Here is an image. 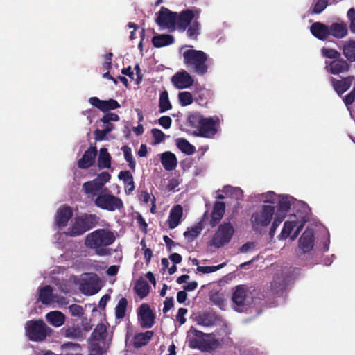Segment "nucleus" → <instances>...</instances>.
<instances>
[{
  "mask_svg": "<svg viewBox=\"0 0 355 355\" xmlns=\"http://www.w3.org/2000/svg\"><path fill=\"white\" fill-rule=\"evenodd\" d=\"M116 239L114 234L107 229H97L88 234L85 240V245L96 250L98 255L104 256L109 254V250L104 247L112 245Z\"/></svg>",
  "mask_w": 355,
  "mask_h": 355,
  "instance_id": "obj_1",
  "label": "nucleus"
},
{
  "mask_svg": "<svg viewBox=\"0 0 355 355\" xmlns=\"http://www.w3.org/2000/svg\"><path fill=\"white\" fill-rule=\"evenodd\" d=\"M183 62L192 73L203 76L208 73V55L200 50L187 49L182 53Z\"/></svg>",
  "mask_w": 355,
  "mask_h": 355,
  "instance_id": "obj_2",
  "label": "nucleus"
},
{
  "mask_svg": "<svg viewBox=\"0 0 355 355\" xmlns=\"http://www.w3.org/2000/svg\"><path fill=\"white\" fill-rule=\"evenodd\" d=\"M265 202H270L272 205H264L257 209L251 216L250 221L252 229L259 231L262 227H267L271 222L275 212L276 195L274 192H268Z\"/></svg>",
  "mask_w": 355,
  "mask_h": 355,
  "instance_id": "obj_3",
  "label": "nucleus"
},
{
  "mask_svg": "<svg viewBox=\"0 0 355 355\" xmlns=\"http://www.w3.org/2000/svg\"><path fill=\"white\" fill-rule=\"evenodd\" d=\"M98 221L99 217L96 214H83L74 218L66 234L71 237L81 236L95 227Z\"/></svg>",
  "mask_w": 355,
  "mask_h": 355,
  "instance_id": "obj_4",
  "label": "nucleus"
},
{
  "mask_svg": "<svg viewBox=\"0 0 355 355\" xmlns=\"http://www.w3.org/2000/svg\"><path fill=\"white\" fill-rule=\"evenodd\" d=\"M26 335L29 340L42 342L51 336L53 330L42 320H31L25 324Z\"/></svg>",
  "mask_w": 355,
  "mask_h": 355,
  "instance_id": "obj_5",
  "label": "nucleus"
},
{
  "mask_svg": "<svg viewBox=\"0 0 355 355\" xmlns=\"http://www.w3.org/2000/svg\"><path fill=\"white\" fill-rule=\"evenodd\" d=\"M234 234V228L230 223L220 224L210 241V245L220 248L230 243Z\"/></svg>",
  "mask_w": 355,
  "mask_h": 355,
  "instance_id": "obj_6",
  "label": "nucleus"
},
{
  "mask_svg": "<svg viewBox=\"0 0 355 355\" xmlns=\"http://www.w3.org/2000/svg\"><path fill=\"white\" fill-rule=\"evenodd\" d=\"M95 205L104 210L114 211L123 208V200L110 193L101 192L94 200Z\"/></svg>",
  "mask_w": 355,
  "mask_h": 355,
  "instance_id": "obj_7",
  "label": "nucleus"
},
{
  "mask_svg": "<svg viewBox=\"0 0 355 355\" xmlns=\"http://www.w3.org/2000/svg\"><path fill=\"white\" fill-rule=\"evenodd\" d=\"M156 24L162 28H168L173 31L176 28L177 12H172L167 8L161 7L156 13Z\"/></svg>",
  "mask_w": 355,
  "mask_h": 355,
  "instance_id": "obj_8",
  "label": "nucleus"
},
{
  "mask_svg": "<svg viewBox=\"0 0 355 355\" xmlns=\"http://www.w3.org/2000/svg\"><path fill=\"white\" fill-rule=\"evenodd\" d=\"M219 125V119L209 117L203 119L200 127L197 130H193V134L197 137L213 138L218 132L217 127Z\"/></svg>",
  "mask_w": 355,
  "mask_h": 355,
  "instance_id": "obj_9",
  "label": "nucleus"
},
{
  "mask_svg": "<svg viewBox=\"0 0 355 355\" xmlns=\"http://www.w3.org/2000/svg\"><path fill=\"white\" fill-rule=\"evenodd\" d=\"M200 10L198 9H186L177 13L176 26L180 31H184L187 27L193 21L198 19Z\"/></svg>",
  "mask_w": 355,
  "mask_h": 355,
  "instance_id": "obj_10",
  "label": "nucleus"
},
{
  "mask_svg": "<svg viewBox=\"0 0 355 355\" xmlns=\"http://www.w3.org/2000/svg\"><path fill=\"white\" fill-rule=\"evenodd\" d=\"M138 320L143 329H150L155 324V314L148 304H142L137 311Z\"/></svg>",
  "mask_w": 355,
  "mask_h": 355,
  "instance_id": "obj_11",
  "label": "nucleus"
},
{
  "mask_svg": "<svg viewBox=\"0 0 355 355\" xmlns=\"http://www.w3.org/2000/svg\"><path fill=\"white\" fill-rule=\"evenodd\" d=\"M304 227V223L299 224L296 220H287L284 223V227L279 235V239H287L291 235V239L294 241L300 234Z\"/></svg>",
  "mask_w": 355,
  "mask_h": 355,
  "instance_id": "obj_12",
  "label": "nucleus"
},
{
  "mask_svg": "<svg viewBox=\"0 0 355 355\" xmlns=\"http://www.w3.org/2000/svg\"><path fill=\"white\" fill-rule=\"evenodd\" d=\"M88 101L93 107L98 109L104 113H107L110 110H114L121 107V105L119 102L113 98L101 100L98 97L94 96L90 97Z\"/></svg>",
  "mask_w": 355,
  "mask_h": 355,
  "instance_id": "obj_13",
  "label": "nucleus"
},
{
  "mask_svg": "<svg viewBox=\"0 0 355 355\" xmlns=\"http://www.w3.org/2000/svg\"><path fill=\"white\" fill-rule=\"evenodd\" d=\"M314 245V233L313 229L307 228L303 232L298 241L300 253L309 252Z\"/></svg>",
  "mask_w": 355,
  "mask_h": 355,
  "instance_id": "obj_14",
  "label": "nucleus"
},
{
  "mask_svg": "<svg viewBox=\"0 0 355 355\" xmlns=\"http://www.w3.org/2000/svg\"><path fill=\"white\" fill-rule=\"evenodd\" d=\"M174 86L180 89L189 88L193 84V79L186 71L176 73L171 78Z\"/></svg>",
  "mask_w": 355,
  "mask_h": 355,
  "instance_id": "obj_15",
  "label": "nucleus"
},
{
  "mask_svg": "<svg viewBox=\"0 0 355 355\" xmlns=\"http://www.w3.org/2000/svg\"><path fill=\"white\" fill-rule=\"evenodd\" d=\"M97 155L96 146H90L85 151L83 157L78 161L77 166L80 169H87L92 166Z\"/></svg>",
  "mask_w": 355,
  "mask_h": 355,
  "instance_id": "obj_16",
  "label": "nucleus"
},
{
  "mask_svg": "<svg viewBox=\"0 0 355 355\" xmlns=\"http://www.w3.org/2000/svg\"><path fill=\"white\" fill-rule=\"evenodd\" d=\"M247 291V288L244 285H239L235 287L232 300L234 304L236 305V311H243L245 308Z\"/></svg>",
  "mask_w": 355,
  "mask_h": 355,
  "instance_id": "obj_17",
  "label": "nucleus"
},
{
  "mask_svg": "<svg viewBox=\"0 0 355 355\" xmlns=\"http://www.w3.org/2000/svg\"><path fill=\"white\" fill-rule=\"evenodd\" d=\"M73 216L72 209L68 205H63L60 207L55 215V223L59 227L67 226L69 220Z\"/></svg>",
  "mask_w": 355,
  "mask_h": 355,
  "instance_id": "obj_18",
  "label": "nucleus"
},
{
  "mask_svg": "<svg viewBox=\"0 0 355 355\" xmlns=\"http://www.w3.org/2000/svg\"><path fill=\"white\" fill-rule=\"evenodd\" d=\"M225 211V204L223 202L216 201L211 213L209 225L211 227H216L223 218Z\"/></svg>",
  "mask_w": 355,
  "mask_h": 355,
  "instance_id": "obj_19",
  "label": "nucleus"
},
{
  "mask_svg": "<svg viewBox=\"0 0 355 355\" xmlns=\"http://www.w3.org/2000/svg\"><path fill=\"white\" fill-rule=\"evenodd\" d=\"M220 320L219 316L213 311H205L198 313L196 316V321L199 325L211 327L214 325Z\"/></svg>",
  "mask_w": 355,
  "mask_h": 355,
  "instance_id": "obj_20",
  "label": "nucleus"
},
{
  "mask_svg": "<svg viewBox=\"0 0 355 355\" xmlns=\"http://www.w3.org/2000/svg\"><path fill=\"white\" fill-rule=\"evenodd\" d=\"M326 64L329 66V73L334 75H338L341 73L347 72L350 69L349 64L347 61L340 57L332 60L329 63L326 62Z\"/></svg>",
  "mask_w": 355,
  "mask_h": 355,
  "instance_id": "obj_21",
  "label": "nucleus"
},
{
  "mask_svg": "<svg viewBox=\"0 0 355 355\" xmlns=\"http://www.w3.org/2000/svg\"><path fill=\"white\" fill-rule=\"evenodd\" d=\"M311 34L318 40L324 41L329 36V26L322 23L315 22L310 27Z\"/></svg>",
  "mask_w": 355,
  "mask_h": 355,
  "instance_id": "obj_22",
  "label": "nucleus"
},
{
  "mask_svg": "<svg viewBox=\"0 0 355 355\" xmlns=\"http://www.w3.org/2000/svg\"><path fill=\"white\" fill-rule=\"evenodd\" d=\"M183 216V208L180 205L173 206L169 212L168 223L170 229L177 227L181 223V218Z\"/></svg>",
  "mask_w": 355,
  "mask_h": 355,
  "instance_id": "obj_23",
  "label": "nucleus"
},
{
  "mask_svg": "<svg viewBox=\"0 0 355 355\" xmlns=\"http://www.w3.org/2000/svg\"><path fill=\"white\" fill-rule=\"evenodd\" d=\"M353 78H354L352 76L343 78L341 80H336L334 78H331V83L334 90L340 96L350 88Z\"/></svg>",
  "mask_w": 355,
  "mask_h": 355,
  "instance_id": "obj_24",
  "label": "nucleus"
},
{
  "mask_svg": "<svg viewBox=\"0 0 355 355\" xmlns=\"http://www.w3.org/2000/svg\"><path fill=\"white\" fill-rule=\"evenodd\" d=\"M107 336V327L103 324H98L89 338V345L100 344V342H104Z\"/></svg>",
  "mask_w": 355,
  "mask_h": 355,
  "instance_id": "obj_25",
  "label": "nucleus"
},
{
  "mask_svg": "<svg viewBox=\"0 0 355 355\" xmlns=\"http://www.w3.org/2000/svg\"><path fill=\"white\" fill-rule=\"evenodd\" d=\"M329 26V35L336 39H343L348 34L347 24L344 21L334 22Z\"/></svg>",
  "mask_w": 355,
  "mask_h": 355,
  "instance_id": "obj_26",
  "label": "nucleus"
},
{
  "mask_svg": "<svg viewBox=\"0 0 355 355\" xmlns=\"http://www.w3.org/2000/svg\"><path fill=\"white\" fill-rule=\"evenodd\" d=\"M161 163L166 171H170L175 168L178 160L175 155L170 151H166L161 155Z\"/></svg>",
  "mask_w": 355,
  "mask_h": 355,
  "instance_id": "obj_27",
  "label": "nucleus"
},
{
  "mask_svg": "<svg viewBox=\"0 0 355 355\" xmlns=\"http://www.w3.org/2000/svg\"><path fill=\"white\" fill-rule=\"evenodd\" d=\"M118 178L123 181L125 192L130 195L135 189L134 178L129 171H121L118 174Z\"/></svg>",
  "mask_w": 355,
  "mask_h": 355,
  "instance_id": "obj_28",
  "label": "nucleus"
},
{
  "mask_svg": "<svg viewBox=\"0 0 355 355\" xmlns=\"http://www.w3.org/2000/svg\"><path fill=\"white\" fill-rule=\"evenodd\" d=\"M151 42L155 48H161L173 44L175 42V38L169 34H157L153 37Z\"/></svg>",
  "mask_w": 355,
  "mask_h": 355,
  "instance_id": "obj_29",
  "label": "nucleus"
},
{
  "mask_svg": "<svg viewBox=\"0 0 355 355\" xmlns=\"http://www.w3.org/2000/svg\"><path fill=\"white\" fill-rule=\"evenodd\" d=\"M154 336L153 331H146L144 333L136 334L133 337V344L136 348L146 345Z\"/></svg>",
  "mask_w": 355,
  "mask_h": 355,
  "instance_id": "obj_30",
  "label": "nucleus"
},
{
  "mask_svg": "<svg viewBox=\"0 0 355 355\" xmlns=\"http://www.w3.org/2000/svg\"><path fill=\"white\" fill-rule=\"evenodd\" d=\"M218 345V342L216 339H214L209 342L207 340H198L193 339L191 342L190 346L193 348H198L204 351H211L216 349Z\"/></svg>",
  "mask_w": 355,
  "mask_h": 355,
  "instance_id": "obj_31",
  "label": "nucleus"
},
{
  "mask_svg": "<svg viewBox=\"0 0 355 355\" xmlns=\"http://www.w3.org/2000/svg\"><path fill=\"white\" fill-rule=\"evenodd\" d=\"M38 301L41 302L43 304H50L53 300V288L50 285H46L42 287L39 290Z\"/></svg>",
  "mask_w": 355,
  "mask_h": 355,
  "instance_id": "obj_32",
  "label": "nucleus"
},
{
  "mask_svg": "<svg viewBox=\"0 0 355 355\" xmlns=\"http://www.w3.org/2000/svg\"><path fill=\"white\" fill-rule=\"evenodd\" d=\"M112 157L106 148H101L99 150V155L97 160L98 167L100 169L110 168L111 166Z\"/></svg>",
  "mask_w": 355,
  "mask_h": 355,
  "instance_id": "obj_33",
  "label": "nucleus"
},
{
  "mask_svg": "<svg viewBox=\"0 0 355 355\" xmlns=\"http://www.w3.org/2000/svg\"><path fill=\"white\" fill-rule=\"evenodd\" d=\"M46 320L54 327L62 326L65 321L64 315L58 311H53L46 315Z\"/></svg>",
  "mask_w": 355,
  "mask_h": 355,
  "instance_id": "obj_34",
  "label": "nucleus"
},
{
  "mask_svg": "<svg viewBox=\"0 0 355 355\" xmlns=\"http://www.w3.org/2000/svg\"><path fill=\"white\" fill-rule=\"evenodd\" d=\"M342 50L343 55L348 61L355 62V40H349L345 42Z\"/></svg>",
  "mask_w": 355,
  "mask_h": 355,
  "instance_id": "obj_35",
  "label": "nucleus"
},
{
  "mask_svg": "<svg viewBox=\"0 0 355 355\" xmlns=\"http://www.w3.org/2000/svg\"><path fill=\"white\" fill-rule=\"evenodd\" d=\"M292 198L288 196H279L277 203V214L285 216L291 208Z\"/></svg>",
  "mask_w": 355,
  "mask_h": 355,
  "instance_id": "obj_36",
  "label": "nucleus"
},
{
  "mask_svg": "<svg viewBox=\"0 0 355 355\" xmlns=\"http://www.w3.org/2000/svg\"><path fill=\"white\" fill-rule=\"evenodd\" d=\"M62 331L67 338L82 340L84 337V332L78 326H72L67 328L64 327Z\"/></svg>",
  "mask_w": 355,
  "mask_h": 355,
  "instance_id": "obj_37",
  "label": "nucleus"
},
{
  "mask_svg": "<svg viewBox=\"0 0 355 355\" xmlns=\"http://www.w3.org/2000/svg\"><path fill=\"white\" fill-rule=\"evenodd\" d=\"M177 147L184 154L191 155L196 152V148L184 138L176 139Z\"/></svg>",
  "mask_w": 355,
  "mask_h": 355,
  "instance_id": "obj_38",
  "label": "nucleus"
},
{
  "mask_svg": "<svg viewBox=\"0 0 355 355\" xmlns=\"http://www.w3.org/2000/svg\"><path fill=\"white\" fill-rule=\"evenodd\" d=\"M103 187L94 179L91 181H87L83 184V191L86 194L96 196Z\"/></svg>",
  "mask_w": 355,
  "mask_h": 355,
  "instance_id": "obj_39",
  "label": "nucleus"
},
{
  "mask_svg": "<svg viewBox=\"0 0 355 355\" xmlns=\"http://www.w3.org/2000/svg\"><path fill=\"white\" fill-rule=\"evenodd\" d=\"M134 289L140 298H144L148 295L150 286L146 280L139 279L136 282Z\"/></svg>",
  "mask_w": 355,
  "mask_h": 355,
  "instance_id": "obj_40",
  "label": "nucleus"
},
{
  "mask_svg": "<svg viewBox=\"0 0 355 355\" xmlns=\"http://www.w3.org/2000/svg\"><path fill=\"white\" fill-rule=\"evenodd\" d=\"M172 108L171 103L168 98V94L166 90L162 91L159 94V112L164 113Z\"/></svg>",
  "mask_w": 355,
  "mask_h": 355,
  "instance_id": "obj_41",
  "label": "nucleus"
},
{
  "mask_svg": "<svg viewBox=\"0 0 355 355\" xmlns=\"http://www.w3.org/2000/svg\"><path fill=\"white\" fill-rule=\"evenodd\" d=\"M204 117L197 113L189 114L187 119V125L193 130L199 129Z\"/></svg>",
  "mask_w": 355,
  "mask_h": 355,
  "instance_id": "obj_42",
  "label": "nucleus"
},
{
  "mask_svg": "<svg viewBox=\"0 0 355 355\" xmlns=\"http://www.w3.org/2000/svg\"><path fill=\"white\" fill-rule=\"evenodd\" d=\"M127 306V299L125 297H121L115 307V315L117 319H123L125 318Z\"/></svg>",
  "mask_w": 355,
  "mask_h": 355,
  "instance_id": "obj_43",
  "label": "nucleus"
},
{
  "mask_svg": "<svg viewBox=\"0 0 355 355\" xmlns=\"http://www.w3.org/2000/svg\"><path fill=\"white\" fill-rule=\"evenodd\" d=\"M80 289L84 294L87 295H94L98 291L94 283L90 280L83 281L80 285Z\"/></svg>",
  "mask_w": 355,
  "mask_h": 355,
  "instance_id": "obj_44",
  "label": "nucleus"
},
{
  "mask_svg": "<svg viewBox=\"0 0 355 355\" xmlns=\"http://www.w3.org/2000/svg\"><path fill=\"white\" fill-rule=\"evenodd\" d=\"M187 35L193 40H196L198 36L200 35V24L198 20H193V21L187 27Z\"/></svg>",
  "mask_w": 355,
  "mask_h": 355,
  "instance_id": "obj_45",
  "label": "nucleus"
},
{
  "mask_svg": "<svg viewBox=\"0 0 355 355\" xmlns=\"http://www.w3.org/2000/svg\"><path fill=\"white\" fill-rule=\"evenodd\" d=\"M121 150L123 153L125 161L128 162V166L132 171H135L136 163L132 157L131 148L128 146H124L122 147Z\"/></svg>",
  "mask_w": 355,
  "mask_h": 355,
  "instance_id": "obj_46",
  "label": "nucleus"
},
{
  "mask_svg": "<svg viewBox=\"0 0 355 355\" xmlns=\"http://www.w3.org/2000/svg\"><path fill=\"white\" fill-rule=\"evenodd\" d=\"M201 231L202 227L199 225H196L191 229L188 228L183 234L189 242H192L200 234Z\"/></svg>",
  "mask_w": 355,
  "mask_h": 355,
  "instance_id": "obj_47",
  "label": "nucleus"
},
{
  "mask_svg": "<svg viewBox=\"0 0 355 355\" xmlns=\"http://www.w3.org/2000/svg\"><path fill=\"white\" fill-rule=\"evenodd\" d=\"M178 99L182 106H187L193 103V96L189 92H182L178 94Z\"/></svg>",
  "mask_w": 355,
  "mask_h": 355,
  "instance_id": "obj_48",
  "label": "nucleus"
},
{
  "mask_svg": "<svg viewBox=\"0 0 355 355\" xmlns=\"http://www.w3.org/2000/svg\"><path fill=\"white\" fill-rule=\"evenodd\" d=\"M328 6V0H318L313 5L311 14H320Z\"/></svg>",
  "mask_w": 355,
  "mask_h": 355,
  "instance_id": "obj_49",
  "label": "nucleus"
},
{
  "mask_svg": "<svg viewBox=\"0 0 355 355\" xmlns=\"http://www.w3.org/2000/svg\"><path fill=\"white\" fill-rule=\"evenodd\" d=\"M151 133L153 137V144H158L164 141L166 137L165 134L159 129L153 128Z\"/></svg>",
  "mask_w": 355,
  "mask_h": 355,
  "instance_id": "obj_50",
  "label": "nucleus"
},
{
  "mask_svg": "<svg viewBox=\"0 0 355 355\" xmlns=\"http://www.w3.org/2000/svg\"><path fill=\"white\" fill-rule=\"evenodd\" d=\"M323 56L330 59H338L340 57V53L334 49L323 48L322 49Z\"/></svg>",
  "mask_w": 355,
  "mask_h": 355,
  "instance_id": "obj_51",
  "label": "nucleus"
},
{
  "mask_svg": "<svg viewBox=\"0 0 355 355\" xmlns=\"http://www.w3.org/2000/svg\"><path fill=\"white\" fill-rule=\"evenodd\" d=\"M226 265L225 263H223L218 266H198L197 270L198 272H202V273H211L217 271L219 269L223 268Z\"/></svg>",
  "mask_w": 355,
  "mask_h": 355,
  "instance_id": "obj_52",
  "label": "nucleus"
},
{
  "mask_svg": "<svg viewBox=\"0 0 355 355\" xmlns=\"http://www.w3.org/2000/svg\"><path fill=\"white\" fill-rule=\"evenodd\" d=\"M211 302L215 305L222 308L224 306L225 301L221 293L216 292L210 295Z\"/></svg>",
  "mask_w": 355,
  "mask_h": 355,
  "instance_id": "obj_53",
  "label": "nucleus"
},
{
  "mask_svg": "<svg viewBox=\"0 0 355 355\" xmlns=\"http://www.w3.org/2000/svg\"><path fill=\"white\" fill-rule=\"evenodd\" d=\"M111 179V175L109 172L104 171L98 175L94 179L101 186L103 187L104 185L108 182Z\"/></svg>",
  "mask_w": 355,
  "mask_h": 355,
  "instance_id": "obj_54",
  "label": "nucleus"
},
{
  "mask_svg": "<svg viewBox=\"0 0 355 355\" xmlns=\"http://www.w3.org/2000/svg\"><path fill=\"white\" fill-rule=\"evenodd\" d=\"M69 312L71 315L81 317L84 315V309L80 305L73 304L69 306Z\"/></svg>",
  "mask_w": 355,
  "mask_h": 355,
  "instance_id": "obj_55",
  "label": "nucleus"
},
{
  "mask_svg": "<svg viewBox=\"0 0 355 355\" xmlns=\"http://www.w3.org/2000/svg\"><path fill=\"white\" fill-rule=\"evenodd\" d=\"M119 119L120 118L118 114L112 112H107L103 115L100 121L103 123H107L108 122L111 121H118Z\"/></svg>",
  "mask_w": 355,
  "mask_h": 355,
  "instance_id": "obj_56",
  "label": "nucleus"
},
{
  "mask_svg": "<svg viewBox=\"0 0 355 355\" xmlns=\"http://www.w3.org/2000/svg\"><path fill=\"white\" fill-rule=\"evenodd\" d=\"M158 123L164 129H168L172 124V119L168 116H162L158 119Z\"/></svg>",
  "mask_w": 355,
  "mask_h": 355,
  "instance_id": "obj_57",
  "label": "nucleus"
},
{
  "mask_svg": "<svg viewBox=\"0 0 355 355\" xmlns=\"http://www.w3.org/2000/svg\"><path fill=\"white\" fill-rule=\"evenodd\" d=\"M188 310L186 308H180L178 309L176 320L182 325L186 322L184 315L187 313Z\"/></svg>",
  "mask_w": 355,
  "mask_h": 355,
  "instance_id": "obj_58",
  "label": "nucleus"
},
{
  "mask_svg": "<svg viewBox=\"0 0 355 355\" xmlns=\"http://www.w3.org/2000/svg\"><path fill=\"white\" fill-rule=\"evenodd\" d=\"M90 348L89 355H103L105 352L100 344H92L90 345Z\"/></svg>",
  "mask_w": 355,
  "mask_h": 355,
  "instance_id": "obj_59",
  "label": "nucleus"
},
{
  "mask_svg": "<svg viewBox=\"0 0 355 355\" xmlns=\"http://www.w3.org/2000/svg\"><path fill=\"white\" fill-rule=\"evenodd\" d=\"M94 139L96 141H103V140L105 139V137L107 135V133L105 132V130L104 129H103V130L96 129L94 131Z\"/></svg>",
  "mask_w": 355,
  "mask_h": 355,
  "instance_id": "obj_60",
  "label": "nucleus"
},
{
  "mask_svg": "<svg viewBox=\"0 0 355 355\" xmlns=\"http://www.w3.org/2000/svg\"><path fill=\"white\" fill-rule=\"evenodd\" d=\"M345 104L348 106L352 105L355 101V92L352 89L343 99Z\"/></svg>",
  "mask_w": 355,
  "mask_h": 355,
  "instance_id": "obj_61",
  "label": "nucleus"
},
{
  "mask_svg": "<svg viewBox=\"0 0 355 355\" xmlns=\"http://www.w3.org/2000/svg\"><path fill=\"white\" fill-rule=\"evenodd\" d=\"M173 306V298L166 297L164 302L163 312L167 313Z\"/></svg>",
  "mask_w": 355,
  "mask_h": 355,
  "instance_id": "obj_62",
  "label": "nucleus"
},
{
  "mask_svg": "<svg viewBox=\"0 0 355 355\" xmlns=\"http://www.w3.org/2000/svg\"><path fill=\"white\" fill-rule=\"evenodd\" d=\"M163 240L165 242V244H166L168 251H169V252L171 251L172 248L173 246H175L177 245L176 243H175L171 238H169L166 235H164L163 236Z\"/></svg>",
  "mask_w": 355,
  "mask_h": 355,
  "instance_id": "obj_63",
  "label": "nucleus"
},
{
  "mask_svg": "<svg viewBox=\"0 0 355 355\" xmlns=\"http://www.w3.org/2000/svg\"><path fill=\"white\" fill-rule=\"evenodd\" d=\"M254 248V243L252 242H247L243 244L240 248L239 252L241 253H246L249 252L250 250Z\"/></svg>",
  "mask_w": 355,
  "mask_h": 355,
  "instance_id": "obj_64",
  "label": "nucleus"
}]
</instances>
